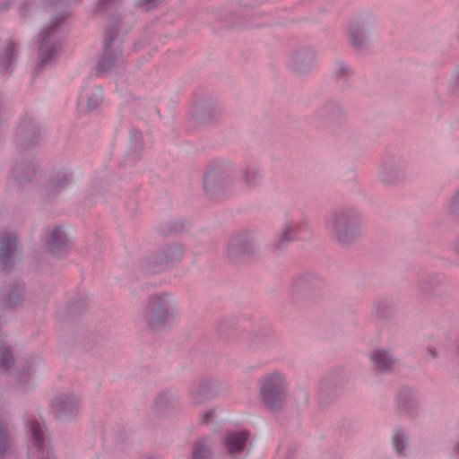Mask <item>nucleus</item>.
<instances>
[{
	"mask_svg": "<svg viewBox=\"0 0 459 459\" xmlns=\"http://www.w3.org/2000/svg\"><path fill=\"white\" fill-rule=\"evenodd\" d=\"M8 437L6 429L2 421H0V455H2L8 447Z\"/></svg>",
	"mask_w": 459,
	"mask_h": 459,
	"instance_id": "obj_24",
	"label": "nucleus"
},
{
	"mask_svg": "<svg viewBox=\"0 0 459 459\" xmlns=\"http://www.w3.org/2000/svg\"><path fill=\"white\" fill-rule=\"evenodd\" d=\"M229 249L232 250V251L235 249H239V251H241V252L246 251V248L244 247H242L241 239L239 238H235L231 239L230 246H229Z\"/></svg>",
	"mask_w": 459,
	"mask_h": 459,
	"instance_id": "obj_27",
	"label": "nucleus"
},
{
	"mask_svg": "<svg viewBox=\"0 0 459 459\" xmlns=\"http://www.w3.org/2000/svg\"><path fill=\"white\" fill-rule=\"evenodd\" d=\"M368 359L372 367L380 372L390 370L396 362L391 350L385 348L371 350L368 353Z\"/></svg>",
	"mask_w": 459,
	"mask_h": 459,
	"instance_id": "obj_8",
	"label": "nucleus"
},
{
	"mask_svg": "<svg viewBox=\"0 0 459 459\" xmlns=\"http://www.w3.org/2000/svg\"><path fill=\"white\" fill-rule=\"evenodd\" d=\"M370 27L364 22H353L348 28V38L350 42L356 48L364 46L368 39Z\"/></svg>",
	"mask_w": 459,
	"mask_h": 459,
	"instance_id": "obj_12",
	"label": "nucleus"
},
{
	"mask_svg": "<svg viewBox=\"0 0 459 459\" xmlns=\"http://www.w3.org/2000/svg\"><path fill=\"white\" fill-rule=\"evenodd\" d=\"M293 65L295 68L299 71L301 70V65L304 64L306 65H309L312 64L313 56L311 54L307 53V51H299L296 53L292 56Z\"/></svg>",
	"mask_w": 459,
	"mask_h": 459,
	"instance_id": "obj_21",
	"label": "nucleus"
},
{
	"mask_svg": "<svg viewBox=\"0 0 459 459\" xmlns=\"http://www.w3.org/2000/svg\"><path fill=\"white\" fill-rule=\"evenodd\" d=\"M13 304H14V302H13L12 300H10V301L8 302V305H9V306H12V305H13Z\"/></svg>",
	"mask_w": 459,
	"mask_h": 459,
	"instance_id": "obj_33",
	"label": "nucleus"
},
{
	"mask_svg": "<svg viewBox=\"0 0 459 459\" xmlns=\"http://www.w3.org/2000/svg\"><path fill=\"white\" fill-rule=\"evenodd\" d=\"M116 31L117 30L116 29ZM115 29L108 28L106 30L104 41V54L98 65V72L103 74L122 59V50L119 40L114 36Z\"/></svg>",
	"mask_w": 459,
	"mask_h": 459,
	"instance_id": "obj_6",
	"label": "nucleus"
},
{
	"mask_svg": "<svg viewBox=\"0 0 459 459\" xmlns=\"http://www.w3.org/2000/svg\"><path fill=\"white\" fill-rule=\"evenodd\" d=\"M181 254H182L181 248L173 247H169L167 249L166 256H167L168 260L174 259V258L179 257L181 255Z\"/></svg>",
	"mask_w": 459,
	"mask_h": 459,
	"instance_id": "obj_26",
	"label": "nucleus"
},
{
	"mask_svg": "<svg viewBox=\"0 0 459 459\" xmlns=\"http://www.w3.org/2000/svg\"><path fill=\"white\" fill-rule=\"evenodd\" d=\"M178 316L177 300L169 293H160L150 297L142 314L143 322L153 332L169 329Z\"/></svg>",
	"mask_w": 459,
	"mask_h": 459,
	"instance_id": "obj_1",
	"label": "nucleus"
},
{
	"mask_svg": "<svg viewBox=\"0 0 459 459\" xmlns=\"http://www.w3.org/2000/svg\"><path fill=\"white\" fill-rule=\"evenodd\" d=\"M260 178L259 171L255 168L247 169L242 174V179L248 186L255 185Z\"/></svg>",
	"mask_w": 459,
	"mask_h": 459,
	"instance_id": "obj_22",
	"label": "nucleus"
},
{
	"mask_svg": "<svg viewBox=\"0 0 459 459\" xmlns=\"http://www.w3.org/2000/svg\"><path fill=\"white\" fill-rule=\"evenodd\" d=\"M288 382L278 371L269 373L260 380V394L264 403L270 409L279 408L287 396Z\"/></svg>",
	"mask_w": 459,
	"mask_h": 459,
	"instance_id": "obj_3",
	"label": "nucleus"
},
{
	"mask_svg": "<svg viewBox=\"0 0 459 459\" xmlns=\"http://www.w3.org/2000/svg\"><path fill=\"white\" fill-rule=\"evenodd\" d=\"M78 405L79 399L73 394L58 396L52 403L55 411L63 416L74 415L78 410Z\"/></svg>",
	"mask_w": 459,
	"mask_h": 459,
	"instance_id": "obj_13",
	"label": "nucleus"
},
{
	"mask_svg": "<svg viewBox=\"0 0 459 459\" xmlns=\"http://www.w3.org/2000/svg\"><path fill=\"white\" fill-rule=\"evenodd\" d=\"M102 100V91L100 88L84 87L79 93L77 100L78 108L82 112H87L97 108Z\"/></svg>",
	"mask_w": 459,
	"mask_h": 459,
	"instance_id": "obj_9",
	"label": "nucleus"
},
{
	"mask_svg": "<svg viewBox=\"0 0 459 459\" xmlns=\"http://www.w3.org/2000/svg\"><path fill=\"white\" fill-rule=\"evenodd\" d=\"M455 452L459 455V442L455 446Z\"/></svg>",
	"mask_w": 459,
	"mask_h": 459,
	"instance_id": "obj_32",
	"label": "nucleus"
},
{
	"mask_svg": "<svg viewBox=\"0 0 459 459\" xmlns=\"http://www.w3.org/2000/svg\"><path fill=\"white\" fill-rule=\"evenodd\" d=\"M453 248L455 252L459 254V238L455 240L453 244Z\"/></svg>",
	"mask_w": 459,
	"mask_h": 459,
	"instance_id": "obj_31",
	"label": "nucleus"
},
{
	"mask_svg": "<svg viewBox=\"0 0 459 459\" xmlns=\"http://www.w3.org/2000/svg\"><path fill=\"white\" fill-rule=\"evenodd\" d=\"M70 244L67 232L61 226L53 228L49 232L48 248L55 255L65 252Z\"/></svg>",
	"mask_w": 459,
	"mask_h": 459,
	"instance_id": "obj_11",
	"label": "nucleus"
},
{
	"mask_svg": "<svg viewBox=\"0 0 459 459\" xmlns=\"http://www.w3.org/2000/svg\"><path fill=\"white\" fill-rule=\"evenodd\" d=\"M452 84L455 88L459 89V67L455 70L453 75Z\"/></svg>",
	"mask_w": 459,
	"mask_h": 459,
	"instance_id": "obj_29",
	"label": "nucleus"
},
{
	"mask_svg": "<svg viewBox=\"0 0 459 459\" xmlns=\"http://www.w3.org/2000/svg\"><path fill=\"white\" fill-rule=\"evenodd\" d=\"M392 447L398 456H406L410 447L409 431L400 426H396L391 432Z\"/></svg>",
	"mask_w": 459,
	"mask_h": 459,
	"instance_id": "obj_10",
	"label": "nucleus"
},
{
	"mask_svg": "<svg viewBox=\"0 0 459 459\" xmlns=\"http://www.w3.org/2000/svg\"><path fill=\"white\" fill-rule=\"evenodd\" d=\"M16 47L13 43H8L4 52L0 56V71L3 73L10 70L15 61Z\"/></svg>",
	"mask_w": 459,
	"mask_h": 459,
	"instance_id": "obj_16",
	"label": "nucleus"
},
{
	"mask_svg": "<svg viewBox=\"0 0 459 459\" xmlns=\"http://www.w3.org/2000/svg\"><path fill=\"white\" fill-rule=\"evenodd\" d=\"M17 247L18 245L15 238H7L4 241L1 255L4 264H9V261L14 258Z\"/></svg>",
	"mask_w": 459,
	"mask_h": 459,
	"instance_id": "obj_18",
	"label": "nucleus"
},
{
	"mask_svg": "<svg viewBox=\"0 0 459 459\" xmlns=\"http://www.w3.org/2000/svg\"><path fill=\"white\" fill-rule=\"evenodd\" d=\"M408 160L398 153L385 155L377 169L378 180L385 185L396 184L405 174Z\"/></svg>",
	"mask_w": 459,
	"mask_h": 459,
	"instance_id": "obj_4",
	"label": "nucleus"
},
{
	"mask_svg": "<svg viewBox=\"0 0 459 459\" xmlns=\"http://www.w3.org/2000/svg\"><path fill=\"white\" fill-rule=\"evenodd\" d=\"M55 29L46 27L38 36L39 44V55L40 63L47 64L57 51V46L54 41Z\"/></svg>",
	"mask_w": 459,
	"mask_h": 459,
	"instance_id": "obj_7",
	"label": "nucleus"
},
{
	"mask_svg": "<svg viewBox=\"0 0 459 459\" xmlns=\"http://www.w3.org/2000/svg\"><path fill=\"white\" fill-rule=\"evenodd\" d=\"M301 230V223L287 222L283 225L278 239L281 243L291 241L295 238V234H299Z\"/></svg>",
	"mask_w": 459,
	"mask_h": 459,
	"instance_id": "obj_17",
	"label": "nucleus"
},
{
	"mask_svg": "<svg viewBox=\"0 0 459 459\" xmlns=\"http://www.w3.org/2000/svg\"><path fill=\"white\" fill-rule=\"evenodd\" d=\"M13 357L10 351L4 348L0 350V366L5 369H8L10 366L13 364Z\"/></svg>",
	"mask_w": 459,
	"mask_h": 459,
	"instance_id": "obj_23",
	"label": "nucleus"
},
{
	"mask_svg": "<svg viewBox=\"0 0 459 459\" xmlns=\"http://www.w3.org/2000/svg\"><path fill=\"white\" fill-rule=\"evenodd\" d=\"M448 209L452 213H456L459 212V190L452 197Z\"/></svg>",
	"mask_w": 459,
	"mask_h": 459,
	"instance_id": "obj_25",
	"label": "nucleus"
},
{
	"mask_svg": "<svg viewBox=\"0 0 459 459\" xmlns=\"http://www.w3.org/2000/svg\"><path fill=\"white\" fill-rule=\"evenodd\" d=\"M248 434L246 431H236L229 434L225 441V448L228 453L233 455L245 448Z\"/></svg>",
	"mask_w": 459,
	"mask_h": 459,
	"instance_id": "obj_14",
	"label": "nucleus"
},
{
	"mask_svg": "<svg viewBox=\"0 0 459 459\" xmlns=\"http://www.w3.org/2000/svg\"><path fill=\"white\" fill-rule=\"evenodd\" d=\"M361 217L352 209L336 211L326 221L327 233L341 245L355 241L361 234Z\"/></svg>",
	"mask_w": 459,
	"mask_h": 459,
	"instance_id": "obj_2",
	"label": "nucleus"
},
{
	"mask_svg": "<svg viewBox=\"0 0 459 459\" xmlns=\"http://www.w3.org/2000/svg\"><path fill=\"white\" fill-rule=\"evenodd\" d=\"M212 396L211 392V386L208 383L202 384L198 386V388L193 393L192 399L194 403H199L204 402L205 399H209Z\"/></svg>",
	"mask_w": 459,
	"mask_h": 459,
	"instance_id": "obj_20",
	"label": "nucleus"
},
{
	"mask_svg": "<svg viewBox=\"0 0 459 459\" xmlns=\"http://www.w3.org/2000/svg\"><path fill=\"white\" fill-rule=\"evenodd\" d=\"M215 410L214 409H208L206 411H204L201 416V420L204 423H208L210 422L212 419H213V416L215 415Z\"/></svg>",
	"mask_w": 459,
	"mask_h": 459,
	"instance_id": "obj_28",
	"label": "nucleus"
},
{
	"mask_svg": "<svg viewBox=\"0 0 459 459\" xmlns=\"http://www.w3.org/2000/svg\"><path fill=\"white\" fill-rule=\"evenodd\" d=\"M157 0H139L138 4L143 7H149V5L154 4Z\"/></svg>",
	"mask_w": 459,
	"mask_h": 459,
	"instance_id": "obj_30",
	"label": "nucleus"
},
{
	"mask_svg": "<svg viewBox=\"0 0 459 459\" xmlns=\"http://www.w3.org/2000/svg\"><path fill=\"white\" fill-rule=\"evenodd\" d=\"M211 446L207 439H200L194 447L193 459H211Z\"/></svg>",
	"mask_w": 459,
	"mask_h": 459,
	"instance_id": "obj_19",
	"label": "nucleus"
},
{
	"mask_svg": "<svg viewBox=\"0 0 459 459\" xmlns=\"http://www.w3.org/2000/svg\"><path fill=\"white\" fill-rule=\"evenodd\" d=\"M31 441L28 447V455L32 459H51L52 449L48 443L43 426L38 421H32L29 426Z\"/></svg>",
	"mask_w": 459,
	"mask_h": 459,
	"instance_id": "obj_5",
	"label": "nucleus"
},
{
	"mask_svg": "<svg viewBox=\"0 0 459 459\" xmlns=\"http://www.w3.org/2000/svg\"><path fill=\"white\" fill-rule=\"evenodd\" d=\"M226 177L223 173L208 172L204 179V186L207 192H213L225 186Z\"/></svg>",
	"mask_w": 459,
	"mask_h": 459,
	"instance_id": "obj_15",
	"label": "nucleus"
}]
</instances>
